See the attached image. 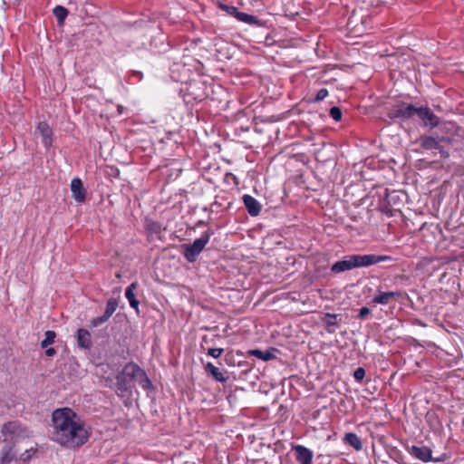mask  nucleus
Returning a JSON list of instances; mask_svg holds the SVG:
<instances>
[{
  "label": "nucleus",
  "instance_id": "f3484780",
  "mask_svg": "<svg viewBox=\"0 0 464 464\" xmlns=\"http://www.w3.org/2000/svg\"><path fill=\"white\" fill-rule=\"evenodd\" d=\"M344 440L353 447L356 450H360L362 448V441L360 438L355 433H346L344 437Z\"/></svg>",
  "mask_w": 464,
  "mask_h": 464
},
{
  "label": "nucleus",
  "instance_id": "b1692460",
  "mask_svg": "<svg viewBox=\"0 0 464 464\" xmlns=\"http://www.w3.org/2000/svg\"><path fill=\"white\" fill-rule=\"evenodd\" d=\"M236 18L237 20L245 22L246 24H257V19H256V16L247 14L246 13H242V12L237 13V17Z\"/></svg>",
  "mask_w": 464,
  "mask_h": 464
},
{
  "label": "nucleus",
  "instance_id": "4be33fe9",
  "mask_svg": "<svg viewBox=\"0 0 464 464\" xmlns=\"http://www.w3.org/2000/svg\"><path fill=\"white\" fill-rule=\"evenodd\" d=\"M251 354L254 355L255 357H256L258 359H262L264 361H269V360L275 358L273 352H270V351L263 352L261 350H253L251 352Z\"/></svg>",
  "mask_w": 464,
  "mask_h": 464
},
{
  "label": "nucleus",
  "instance_id": "5701e85b",
  "mask_svg": "<svg viewBox=\"0 0 464 464\" xmlns=\"http://www.w3.org/2000/svg\"><path fill=\"white\" fill-rule=\"evenodd\" d=\"M45 338L41 342L42 348H47L48 345L54 342L56 334L53 331H46L44 334Z\"/></svg>",
  "mask_w": 464,
  "mask_h": 464
},
{
  "label": "nucleus",
  "instance_id": "393cba45",
  "mask_svg": "<svg viewBox=\"0 0 464 464\" xmlns=\"http://www.w3.org/2000/svg\"><path fill=\"white\" fill-rule=\"evenodd\" d=\"M330 115L334 121H340L342 119V111L339 107H332L330 109Z\"/></svg>",
  "mask_w": 464,
  "mask_h": 464
},
{
  "label": "nucleus",
  "instance_id": "9d476101",
  "mask_svg": "<svg viewBox=\"0 0 464 464\" xmlns=\"http://www.w3.org/2000/svg\"><path fill=\"white\" fill-rule=\"evenodd\" d=\"M296 459L300 464H312L313 452L304 446L296 445L293 447Z\"/></svg>",
  "mask_w": 464,
  "mask_h": 464
},
{
  "label": "nucleus",
  "instance_id": "a878e982",
  "mask_svg": "<svg viewBox=\"0 0 464 464\" xmlns=\"http://www.w3.org/2000/svg\"><path fill=\"white\" fill-rule=\"evenodd\" d=\"M223 352L224 350L222 348H209L208 350V354L213 358H219Z\"/></svg>",
  "mask_w": 464,
  "mask_h": 464
},
{
  "label": "nucleus",
  "instance_id": "473e14b6",
  "mask_svg": "<svg viewBox=\"0 0 464 464\" xmlns=\"http://www.w3.org/2000/svg\"><path fill=\"white\" fill-rule=\"evenodd\" d=\"M122 110H123V107H122L121 105H119V106H118V111H119L120 113H121V112H122Z\"/></svg>",
  "mask_w": 464,
  "mask_h": 464
},
{
  "label": "nucleus",
  "instance_id": "dca6fc26",
  "mask_svg": "<svg viewBox=\"0 0 464 464\" xmlns=\"http://www.w3.org/2000/svg\"><path fill=\"white\" fill-rule=\"evenodd\" d=\"M137 284L132 283L128 288L126 289V298L129 300L130 304L132 308H135L138 311L139 306V301L135 298V295L133 293V290L136 288Z\"/></svg>",
  "mask_w": 464,
  "mask_h": 464
},
{
  "label": "nucleus",
  "instance_id": "f257e3e1",
  "mask_svg": "<svg viewBox=\"0 0 464 464\" xmlns=\"http://www.w3.org/2000/svg\"><path fill=\"white\" fill-rule=\"evenodd\" d=\"M53 440L68 448H78L87 442L89 432L77 414L69 408L53 412Z\"/></svg>",
  "mask_w": 464,
  "mask_h": 464
},
{
  "label": "nucleus",
  "instance_id": "4468645a",
  "mask_svg": "<svg viewBox=\"0 0 464 464\" xmlns=\"http://www.w3.org/2000/svg\"><path fill=\"white\" fill-rule=\"evenodd\" d=\"M205 371L208 374L211 375L217 382H225L227 380L226 372H220V370L211 362H208L205 365Z\"/></svg>",
  "mask_w": 464,
  "mask_h": 464
},
{
  "label": "nucleus",
  "instance_id": "f8f14e48",
  "mask_svg": "<svg viewBox=\"0 0 464 464\" xmlns=\"http://www.w3.org/2000/svg\"><path fill=\"white\" fill-rule=\"evenodd\" d=\"M388 116L392 121H398L399 123L403 122L406 117V107L404 102H400L396 106H393L389 111Z\"/></svg>",
  "mask_w": 464,
  "mask_h": 464
},
{
  "label": "nucleus",
  "instance_id": "f03ea898",
  "mask_svg": "<svg viewBox=\"0 0 464 464\" xmlns=\"http://www.w3.org/2000/svg\"><path fill=\"white\" fill-rule=\"evenodd\" d=\"M1 433L5 437L3 441L5 446L1 451L0 463L10 464L16 459L14 451L15 444L20 440L31 436V431L17 421H9L2 427Z\"/></svg>",
  "mask_w": 464,
  "mask_h": 464
},
{
  "label": "nucleus",
  "instance_id": "6ab92c4d",
  "mask_svg": "<svg viewBox=\"0 0 464 464\" xmlns=\"http://www.w3.org/2000/svg\"><path fill=\"white\" fill-rule=\"evenodd\" d=\"M421 144L425 149H429V150L436 149V150H439L441 153H443L441 147L440 146L438 141L432 137L423 138Z\"/></svg>",
  "mask_w": 464,
  "mask_h": 464
},
{
  "label": "nucleus",
  "instance_id": "423d86ee",
  "mask_svg": "<svg viewBox=\"0 0 464 464\" xmlns=\"http://www.w3.org/2000/svg\"><path fill=\"white\" fill-rule=\"evenodd\" d=\"M210 235L211 233L207 231L199 238L196 239L192 244L184 246L186 249L184 256L188 261L193 262L196 260V257L208 242Z\"/></svg>",
  "mask_w": 464,
  "mask_h": 464
},
{
  "label": "nucleus",
  "instance_id": "aec40b11",
  "mask_svg": "<svg viewBox=\"0 0 464 464\" xmlns=\"http://www.w3.org/2000/svg\"><path fill=\"white\" fill-rule=\"evenodd\" d=\"M53 14L55 15V17L57 18L58 20V23L60 24H63L67 14H68V11L66 8H64L63 6L62 5H57L54 7L53 9Z\"/></svg>",
  "mask_w": 464,
  "mask_h": 464
},
{
  "label": "nucleus",
  "instance_id": "7c9ffc66",
  "mask_svg": "<svg viewBox=\"0 0 464 464\" xmlns=\"http://www.w3.org/2000/svg\"><path fill=\"white\" fill-rule=\"evenodd\" d=\"M370 313V309L368 307H362L361 310H360V313H359V317L360 318H364L368 314Z\"/></svg>",
  "mask_w": 464,
  "mask_h": 464
},
{
  "label": "nucleus",
  "instance_id": "c756f323",
  "mask_svg": "<svg viewBox=\"0 0 464 464\" xmlns=\"http://www.w3.org/2000/svg\"><path fill=\"white\" fill-rule=\"evenodd\" d=\"M31 450H33V448H31L30 450H26L25 452H24L23 454H21L20 458L24 460V461H26L28 459H30L31 458Z\"/></svg>",
  "mask_w": 464,
  "mask_h": 464
},
{
  "label": "nucleus",
  "instance_id": "1a4fd4ad",
  "mask_svg": "<svg viewBox=\"0 0 464 464\" xmlns=\"http://www.w3.org/2000/svg\"><path fill=\"white\" fill-rule=\"evenodd\" d=\"M71 191L72 194V198L77 202L82 203L85 200L86 190L84 189L83 184L80 179L75 178L72 180Z\"/></svg>",
  "mask_w": 464,
  "mask_h": 464
},
{
  "label": "nucleus",
  "instance_id": "2eb2a0df",
  "mask_svg": "<svg viewBox=\"0 0 464 464\" xmlns=\"http://www.w3.org/2000/svg\"><path fill=\"white\" fill-rule=\"evenodd\" d=\"M78 345L84 349L92 346V339L90 333L85 329H79L77 333Z\"/></svg>",
  "mask_w": 464,
  "mask_h": 464
},
{
  "label": "nucleus",
  "instance_id": "2f4dec72",
  "mask_svg": "<svg viewBox=\"0 0 464 464\" xmlns=\"http://www.w3.org/2000/svg\"><path fill=\"white\" fill-rule=\"evenodd\" d=\"M56 353V351L54 348H48L46 349L45 351V354L48 356V357H52L53 356L54 354Z\"/></svg>",
  "mask_w": 464,
  "mask_h": 464
},
{
  "label": "nucleus",
  "instance_id": "39448f33",
  "mask_svg": "<svg viewBox=\"0 0 464 464\" xmlns=\"http://www.w3.org/2000/svg\"><path fill=\"white\" fill-rule=\"evenodd\" d=\"M417 117L425 126L434 128L439 124V118L426 107H415L408 104V118Z\"/></svg>",
  "mask_w": 464,
  "mask_h": 464
},
{
  "label": "nucleus",
  "instance_id": "72a5a7b5",
  "mask_svg": "<svg viewBox=\"0 0 464 464\" xmlns=\"http://www.w3.org/2000/svg\"><path fill=\"white\" fill-rule=\"evenodd\" d=\"M133 74H137L141 77V73L140 72H133Z\"/></svg>",
  "mask_w": 464,
  "mask_h": 464
},
{
  "label": "nucleus",
  "instance_id": "0eeeda50",
  "mask_svg": "<svg viewBox=\"0 0 464 464\" xmlns=\"http://www.w3.org/2000/svg\"><path fill=\"white\" fill-rule=\"evenodd\" d=\"M118 307V301L115 298H110L107 301L105 312L102 316L96 317L91 321L93 327H97L109 320Z\"/></svg>",
  "mask_w": 464,
  "mask_h": 464
},
{
  "label": "nucleus",
  "instance_id": "7ed1b4c3",
  "mask_svg": "<svg viewBox=\"0 0 464 464\" xmlns=\"http://www.w3.org/2000/svg\"><path fill=\"white\" fill-rule=\"evenodd\" d=\"M139 383L143 389L150 387L151 382L146 372L137 364L128 363L116 376V391L118 395L125 397L130 394L132 388Z\"/></svg>",
  "mask_w": 464,
  "mask_h": 464
},
{
  "label": "nucleus",
  "instance_id": "6e6552de",
  "mask_svg": "<svg viewBox=\"0 0 464 464\" xmlns=\"http://www.w3.org/2000/svg\"><path fill=\"white\" fill-rule=\"evenodd\" d=\"M40 133L42 137V142L44 143V147L50 148L52 146V136H53V130L51 127L44 121H41L37 125L36 133Z\"/></svg>",
  "mask_w": 464,
  "mask_h": 464
},
{
  "label": "nucleus",
  "instance_id": "bb28decb",
  "mask_svg": "<svg viewBox=\"0 0 464 464\" xmlns=\"http://www.w3.org/2000/svg\"><path fill=\"white\" fill-rule=\"evenodd\" d=\"M365 376V370L362 367L357 368L353 372V377L356 381H362Z\"/></svg>",
  "mask_w": 464,
  "mask_h": 464
},
{
  "label": "nucleus",
  "instance_id": "20e7f679",
  "mask_svg": "<svg viewBox=\"0 0 464 464\" xmlns=\"http://www.w3.org/2000/svg\"><path fill=\"white\" fill-rule=\"evenodd\" d=\"M391 259L387 256H376V255H353L346 256L345 259L341 260L334 264L331 267V271L334 273L344 272L355 267L368 266L380 263L382 261Z\"/></svg>",
  "mask_w": 464,
  "mask_h": 464
},
{
  "label": "nucleus",
  "instance_id": "412c9836",
  "mask_svg": "<svg viewBox=\"0 0 464 464\" xmlns=\"http://www.w3.org/2000/svg\"><path fill=\"white\" fill-rule=\"evenodd\" d=\"M396 295L397 293L395 292L382 293L374 297V302L379 304H388Z\"/></svg>",
  "mask_w": 464,
  "mask_h": 464
},
{
  "label": "nucleus",
  "instance_id": "cd10ccee",
  "mask_svg": "<svg viewBox=\"0 0 464 464\" xmlns=\"http://www.w3.org/2000/svg\"><path fill=\"white\" fill-rule=\"evenodd\" d=\"M222 9H224L228 14H231V15H234L235 17H237V13H238L239 11H237V9L235 7V6H230V5H220Z\"/></svg>",
  "mask_w": 464,
  "mask_h": 464
},
{
  "label": "nucleus",
  "instance_id": "9b49d317",
  "mask_svg": "<svg viewBox=\"0 0 464 464\" xmlns=\"http://www.w3.org/2000/svg\"><path fill=\"white\" fill-rule=\"evenodd\" d=\"M411 453L416 459H419L422 461L435 460L438 461L439 459H432L431 457V450L426 446H412Z\"/></svg>",
  "mask_w": 464,
  "mask_h": 464
},
{
  "label": "nucleus",
  "instance_id": "ddd939ff",
  "mask_svg": "<svg viewBox=\"0 0 464 464\" xmlns=\"http://www.w3.org/2000/svg\"><path fill=\"white\" fill-rule=\"evenodd\" d=\"M243 201H244V204H245L248 213L251 216L255 217V216H257L260 213L261 205L253 197H251L249 195H245L243 197Z\"/></svg>",
  "mask_w": 464,
  "mask_h": 464
},
{
  "label": "nucleus",
  "instance_id": "c85d7f7f",
  "mask_svg": "<svg viewBox=\"0 0 464 464\" xmlns=\"http://www.w3.org/2000/svg\"><path fill=\"white\" fill-rule=\"evenodd\" d=\"M327 94H328V92L326 89H321L318 91L314 101L320 102V101L324 100L327 96Z\"/></svg>",
  "mask_w": 464,
  "mask_h": 464
},
{
  "label": "nucleus",
  "instance_id": "a211bd4d",
  "mask_svg": "<svg viewBox=\"0 0 464 464\" xmlns=\"http://www.w3.org/2000/svg\"><path fill=\"white\" fill-rule=\"evenodd\" d=\"M337 314H324L322 321L326 324L327 325V331L329 333H334V330L332 329L333 326H336L337 323L335 322V319L337 318Z\"/></svg>",
  "mask_w": 464,
  "mask_h": 464
}]
</instances>
